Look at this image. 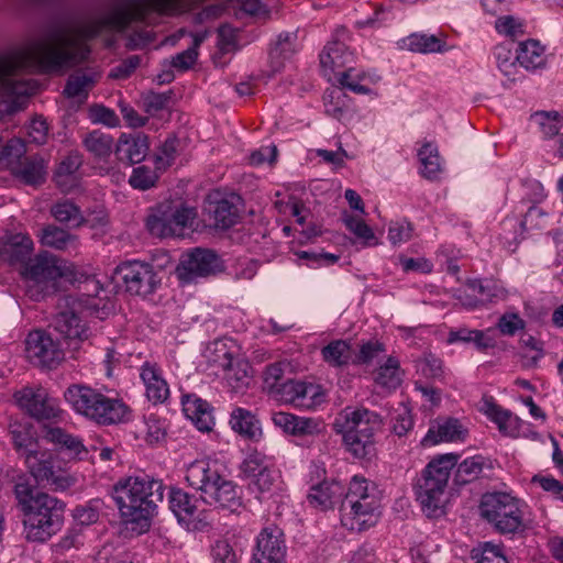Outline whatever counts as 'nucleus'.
Returning <instances> with one entry per match:
<instances>
[{
    "instance_id": "47",
    "label": "nucleus",
    "mask_w": 563,
    "mask_h": 563,
    "mask_svg": "<svg viewBox=\"0 0 563 563\" xmlns=\"http://www.w3.org/2000/svg\"><path fill=\"white\" fill-rule=\"evenodd\" d=\"M210 559L212 563H239V554L230 540L219 538L210 544Z\"/></svg>"
},
{
    "instance_id": "64",
    "label": "nucleus",
    "mask_w": 563,
    "mask_h": 563,
    "mask_svg": "<svg viewBox=\"0 0 563 563\" xmlns=\"http://www.w3.org/2000/svg\"><path fill=\"white\" fill-rule=\"evenodd\" d=\"M89 118L93 123H102L108 126H115L119 121L113 110L101 104L90 107Z\"/></svg>"
},
{
    "instance_id": "41",
    "label": "nucleus",
    "mask_w": 563,
    "mask_h": 563,
    "mask_svg": "<svg viewBox=\"0 0 563 563\" xmlns=\"http://www.w3.org/2000/svg\"><path fill=\"white\" fill-rule=\"evenodd\" d=\"M531 119L539 124L541 132L545 137H554L563 128V114L559 111H538L531 115Z\"/></svg>"
},
{
    "instance_id": "35",
    "label": "nucleus",
    "mask_w": 563,
    "mask_h": 563,
    "mask_svg": "<svg viewBox=\"0 0 563 563\" xmlns=\"http://www.w3.org/2000/svg\"><path fill=\"white\" fill-rule=\"evenodd\" d=\"M342 435L343 444L353 456L356 459H367L375 453V437L340 433Z\"/></svg>"
},
{
    "instance_id": "42",
    "label": "nucleus",
    "mask_w": 563,
    "mask_h": 563,
    "mask_svg": "<svg viewBox=\"0 0 563 563\" xmlns=\"http://www.w3.org/2000/svg\"><path fill=\"white\" fill-rule=\"evenodd\" d=\"M484 467V457L475 455L465 459L457 465L455 482L459 485L471 483L479 477Z\"/></svg>"
},
{
    "instance_id": "55",
    "label": "nucleus",
    "mask_w": 563,
    "mask_h": 563,
    "mask_svg": "<svg viewBox=\"0 0 563 563\" xmlns=\"http://www.w3.org/2000/svg\"><path fill=\"white\" fill-rule=\"evenodd\" d=\"M525 231L543 230L548 225V213L538 206H531L520 222Z\"/></svg>"
},
{
    "instance_id": "21",
    "label": "nucleus",
    "mask_w": 563,
    "mask_h": 563,
    "mask_svg": "<svg viewBox=\"0 0 563 563\" xmlns=\"http://www.w3.org/2000/svg\"><path fill=\"white\" fill-rule=\"evenodd\" d=\"M140 378L145 388V396L151 402L156 405L167 400L169 386L158 364L144 362L140 367Z\"/></svg>"
},
{
    "instance_id": "16",
    "label": "nucleus",
    "mask_w": 563,
    "mask_h": 563,
    "mask_svg": "<svg viewBox=\"0 0 563 563\" xmlns=\"http://www.w3.org/2000/svg\"><path fill=\"white\" fill-rule=\"evenodd\" d=\"M222 268V261L216 252L197 247L180 261L177 274L181 280L190 283L198 277L214 275Z\"/></svg>"
},
{
    "instance_id": "18",
    "label": "nucleus",
    "mask_w": 563,
    "mask_h": 563,
    "mask_svg": "<svg viewBox=\"0 0 563 563\" xmlns=\"http://www.w3.org/2000/svg\"><path fill=\"white\" fill-rule=\"evenodd\" d=\"M65 303L66 309L56 313L52 327L68 342L69 346L76 350L79 342L89 338V329L77 312L69 307L68 298L65 299Z\"/></svg>"
},
{
    "instance_id": "34",
    "label": "nucleus",
    "mask_w": 563,
    "mask_h": 563,
    "mask_svg": "<svg viewBox=\"0 0 563 563\" xmlns=\"http://www.w3.org/2000/svg\"><path fill=\"white\" fill-rule=\"evenodd\" d=\"M342 494L343 489L339 483L323 482L311 487L308 500L314 507L327 509L332 507L335 503V498L340 497Z\"/></svg>"
},
{
    "instance_id": "46",
    "label": "nucleus",
    "mask_w": 563,
    "mask_h": 563,
    "mask_svg": "<svg viewBox=\"0 0 563 563\" xmlns=\"http://www.w3.org/2000/svg\"><path fill=\"white\" fill-rule=\"evenodd\" d=\"M269 465L271 463L264 454L254 451L246 455L240 464L239 470L242 478L251 482L257 475H261L263 471H266Z\"/></svg>"
},
{
    "instance_id": "4",
    "label": "nucleus",
    "mask_w": 563,
    "mask_h": 563,
    "mask_svg": "<svg viewBox=\"0 0 563 563\" xmlns=\"http://www.w3.org/2000/svg\"><path fill=\"white\" fill-rule=\"evenodd\" d=\"M342 525L351 531L374 527L380 517V498L377 488L367 479L354 476L341 504Z\"/></svg>"
},
{
    "instance_id": "32",
    "label": "nucleus",
    "mask_w": 563,
    "mask_h": 563,
    "mask_svg": "<svg viewBox=\"0 0 563 563\" xmlns=\"http://www.w3.org/2000/svg\"><path fill=\"white\" fill-rule=\"evenodd\" d=\"M99 77L96 71H76L68 77L63 93L67 98L86 100Z\"/></svg>"
},
{
    "instance_id": "36",
    "label": "nucleus",
    "mask_w": 563,
    "mask_h": 563,
    "mask_svg": "<svg viewBox=\"0 0 563 563\" xmlns=\"http://www.w3.org/2000/svg\"><path fill=\"white\" fill-rule=\"evenodd\" d=\"M321 356L333 367L347 365L351 360V345L345 340H334L321 349Z\"/></svg>"
},
{
    "instance_id": "5",
    "label": "nucleus",
    "mask_w": 563,
    "mask_h": 563,
    "mask_svg": "<svg viewBox=\"0 0 563 563\" xmlns=\"http://www.w3.org/2000/svg\"><path fill=\"white\" fill-rule=\"evenodd\" d=\"M459 456L450 453L433 459L417 479L415 490L423 514L438 518L444 514L445 492Z\"/></svg>"
},
{
    "instance_id": "29",
    "label": "nucleus",
    "mask_w": 563,
    "mask_h": 563,
    "mask_svg": "<svg viewBox=\"0 0 563 563\" xmlns=\"http://www.w3.org/2000/svg\"><path fill=\"white\" fill-rule=\"evenodd\" d=\"M168 503L179 523L189 526L194 522L197 514V498L180 488H172Z\"/></svg>"
},
{
    "instance_id": "15",
    "label": "nucleus",
    "mask_w": 563,
    "mask_h": 563,
    "mask_svg": "<svg viewBox=\"0 0 563 563\" xmlns=\"http://www.w3.org/2000/svg\"><path fill=\"white\" fill-rule=\"evenodd\" d=\"M383 419L379 413L367 408L346 407L335 418L333 430L336 433H353L375 437L380 430Z\"/></svg>"
},
{
    "instance_id": "44",
    "label": "nucleus",
    "mask_w": 563,
    "mask_h": 563,
    "mask_svg": "<svg viewBox=\"0 0 563 563\" xmlns=\"http://www.w3.org/2000/svg\"><path fill=\"white\" fill-rule=\"evenodd\" d=\"M375 382L383 388L396 389L401 383L398 361L394 357H388L387 362L378 368Z\"/></svg>"
},
{
    "instance_id": "26",
    "label": "nucleus",
    "mask_w": 563,
    "mask_h": 563,
    "mask_svg": "<svg viewBox=\"0 0 563 563\" xmlns=\"http://www.w3.org/2000/svg\"><path fill=\"white\" fill-rule=\"evenodd\" d=\"M37 238L43 246L56 251L77 252L80 245L79 238L76 234L54 224H48L41 229Z\"/></svg>"
},
{
    "instance_id": "31",
    "label": "nucleus",
    "mask_w": 563,
    "mask_h": 563,
    "mask_svg": "<svg viewBox=\"0 0 563 563\" xmlns=\"http://www.w3.org/2000/svg\"><path fill=\"white\" fill-rule=\"evenodd\" d=\"M516 59L527 70L542 69L547 65L544 47L536 40L519 43Z\"/></svg>"
},
{
    "instance_id": "40",
    "label": "nucleus",
    "mask_w": 563,
    "mask_h": 563,
    "mask_svg": "<svg viewBox=\"0 0 563 563\" xmlns=\"http://www.w3.org/2000/svg\"><path fill=\"white\" fill-rule=\"evenodd\" d=\"M295 35L291 33H282L278 35L275 46L269 52L272 67L278 71L285 59L295 53Z\"/></svg>"
},
{
    "instance_id": "12",
    "label": "nucleus",
    "mask_w": 563,
    "mask_h": 563,
    "mask_svg": "<svg viewBox=\"0 0 563 563\" xmlns=\"http://www.w3.org/2000/svg\"><path fill=\"white\" fill-rule=\"evenodd\" d=\"M25 354L33 365L49 369L57 367L65 358L59 342L44 330H34L27 334Z\"/></svg>"
},
{
    "instance_id": "30",
    "label": "nucleus",
    "mask_w": 563,
    "mask_h": 563,
    "mask_svg": "<svg viewBox=\"0 0 563 563\" xmlns=\"http://www.w3.org/2000/svg\"><path fill=\"white\" fill-rule=\"evenodd\" d=\"M82 165V155L78 151H71L59 163L54 179L62 191L68 192L77 185V172Z\"/></svg>"
},
{
    "instance_id": "59",
    "label": "nucleus",
    "mask_w": 563,
    "mask_h": 563,
    "mask_svg": "<svg viewBox=\"0 0 563 563\" xmlns=\"http://www.w3.org/2000/svg\"><path fill=\"white\" fill-rule=\"evenodd\" d=\"M101 500L95 499L85 506H78L74 510V518L82 526H89L98 521Z\"/></svg>"
},
{
    "instance_id": "56",
    "label": "nucleus",
    "mask_w": 563,
    "mask_h": 563,
    "mask_svg": "<svg viewBox=\"0 0 563 563\" xmlns=\"http://www.w3.org/2000/svg\"><path fill=\"white\" fill-rule=\"evenodd\" d=\"M26 153V144L20 137H13L7 142L2 150V158L8 163L9 168L12 165L21 163Z\"/></svg>"
},
{
    "instance_id": "20",
    "label": "nucleus",
    "mask_w": 563,
    "mask_h": 563,
    "mask_svg": "<svg viewBox=\"0 0 563 563\" xmlns=\"http://www.w3.org/2000/svg\"><path fill=\"white\" fill-rule=\"evenodd\" d=\"M287 547L283 530L276 525L264 527L256 538V552L258 558L285 562Z\"/></svg>"
},
{
    "instance_id": "39",
    "label": "nucleus",
    "mask_w": 563,
    "mask_h": 563,
    "mask_svg": "<svg viewBox=\"0 0 563 563\" xmlns=\"http://www.w3.org/2000/svg\"><path fill=\"white\" fill-rule=\"evenodd\" d=\"M51 213L60 223L80 225L85 221L80 208L68 199L54 203L51 208Z\"/></svg>"
},
{
    "instance_id": "53",
    "label": "nucleus",
    "mask_w": 563,
    "mask_h": 563,
    "mask_svg": "<svg viewBox=\"0 0 563 563\" xmlns=\"http://www.w3.org/2000/svg\"><path fill=\"white\" fill-rule=\"evenodd\" d=\"M475 563H509L503 550L495 544L485 542L478 549L472 551Z\"/></svg>"
},
{
    "instance_id": "57",
    "label": "nucleus",
    "mask_w": 563,
    "mask_h": 563,
    "mask_svg": "<svg viewBox=\"0 0 563 563\" xmlns=\"http://www.w3.org/2000/svg\"><path fill=\"white\" fill-rule=\"evenodd\" d=\"M322 429L323 424L318 419L295 416L290 434L296 437L314 435L319 434Z\"/></svg>"
},
{
    "instance_id": "2",
    "label": "nucleus",
    "mask_w": 563,
    "mask_h": 563,
    "mask_svg": "<svg viewBox=\"0 0 563 563\" xmlns=\"http://www.w3.org/2000/svg\"><path fill=\"white\" fill-rule=\"evenodd\" d=\"M164 498V485L147 474L130 476L113 487V499L121 516L135 523L141 531L148 530L157 504Z\"/></svg>"
},
{
    "instance_id": "62",
    "label": "nucleus",
    "mask_w": 563,
    "mask_h": 563,
    "mask_svg": "<svg viewBox=\"0 0 563 563\" xmlns=\"http://www.w3.org/2000/svg\"><path fill=\"white\" fill-rule=\"evenodd\" d=\"M172 99V92H148L144 96L143 102L145 111L154 114L165 109Z\"/></svg>"
},
{
    "instance_id": "49",
    "label": "nucleus",
    "mask_w": 563,
    "mask_h": 563,
    "mask_svg": "<svg viewBox=\"0 0 563 563\" xmlns=\"http://www.w3.org/2000/svg\"><path fill=\"white\" fill-rule=\"evenodd\" d=\"M10 435L14 448L20 455L25 460V455L30 452H36L37 444L34 441L30 430L21 424L10 426Z\"/></svg>"
},
{
    "instance_id": "52",
    "label": "nucleus",
    "mask_w": 563,
    "mask_h": 563,
    "mask_svg": "<svg viewBox=\"0 0 563 563\" xmlns=\"http://www.w3.org/2000/svg\"><path fill=\"white\" fill-rule=\"evenodd\" d=\"M280 474L272 464L261 475L253 478L250 484L260 494H272L279 484Z\"/></svg>"
},
{
    "instance_id": "3",
    "label": "nucleus",
    "mask_w": 563,
    "mask_h": 563,
    "mask_svg": "<svg viewBox=\"0 0 563 563\" xmlns=\"http://www.w3.org/2000/svg\"><path fill=\"white\" fill-rule=\"evenodd\" d=\"M185 478L190 487L200 492L201 499L210 506L231 511L241 506L236 484L221 475L213 462L199 460L190 463Z\"/></svg>"
},
{
    "instance_id": "45",
    "label": "nucleus",
    "mask_w": 563,
    "mask_h": 563,
    "mask_svg": "<svg viewBox=\"0 0 563 563\" xmlns=\"http://www.w3.org/2000/svg\"><path fill=\"white\" fill-rule=\"evenodd\" d=\"M405 45L409 51L422 54L442 52L443 47L440 38L426 34H411L405 40Z\"/></svg>"
},
{
    "instance_id": "17",
    "label": "nucleus",
    "mask_w": 563,
    "mask_h": 563,
    "mask_svg": "<svg viewBox=\"0 0 563 563\" xmlns=\"http://www.w3.org/2000/svg\"><path fill=\"white\" fill-rule=\"evenodd\" d=\"M277 394L284 402L306 410L317 408L324 400L319 385L294 379L280 384Z\"/></svg>"
},
{
    "instance_id": "8",
    "label": "nucleus",
    "mask_w": 563,
    "mask_h": 563,
    "mask_svg": "<svg viewBox=\"0 0 563 563\" xmlns=\"http://www.w3.org/2000/svg\"><path fill=\"white\" fill-rule=\"evenodd\" d=\"M481 516L503 534L516 533L523 527L519 500L507 493H488L482 497Z\"/></svg>"
},
{
    "instance_id": "11",
    "label": "nucleus",
    "mask_w": 563,
    "mask_h": 563,
    "mask_svg": "<svg viewBox=\"0 0 563 563\" xmlns=\"http://www.w3.org/2000/svg\"><path fill=\"white\" fill-rule=\"evenodd\" d=\"M36 484L49 485L56 490H64L71 485L70 477L60 468L58 461L47 451L37 450L25 455L24 460Z\"/></svg>"
},
{
    "instance_id": "13",
    "label": "nucleus",
    "mask_w": 563,
    "mask_h": 563,
    "mask_svg": "<svg viewBox=\"0 0 563 563\" xmlns=\"http://www.w3.org/2000/svg\"><path fill=\"white\" fill-rule=\"evenodd\" d=\"M125 290L135 296L146 297L155 292L161 285V277L152 264L131 261L118 266Z\"/></svg>"
},
{
    "instance_id": "6",
    "label": "nucleus",
    "mask_w": 563,
    "mask_h": 563,
    "mask_svg": "<svg viewBox=\"0 0 563 563\" xmlns=\"http://www.w3.org/2000/svg\"><path fill=\"white\" fill-rule=\"evenodd\" d=\"M64 397L77 413L103 426L123 422L129 412L122 401L109 398L86 385H70Z\"/></svg>"
},
{
    "instance_id": "38",
    "label": "nucleus",
    "mask_w": 563,
    "mask_h": 563,
    "mask_svg": "<svg viewBox=\"0 0 563 563\" xmlns=\"http://www.w3.org/2000/svg\"><path fill=\"white\" fill-rule=\"evenodd\" d=\"M82 144L93 156L106 158L112 152L113 139L110 134L95 130L84 137Z\"/></svg>"
},
{
    "instance_id": "22",
    "label": "nucleus",
    "mask_w": 563,
    "mask_h": 563,
    "mask_svg": "<svg viewBox=\"0 0 563 563\" xmlns=\"http://www.w3.org/2000/svg\"><path fill=\"white\" fill-rule=\"evenodd\" d=\"M466 433V429L455 418L437 419L430 424L421 444L428 448L441 442L463 441Z\"/></svg>"
},
{
    "instance_id": "50",
    "label": "nucleus",
    "mask_w": 563,
    "mask_h": 563,
    "mask_svg": "<svg viewBox=\"0 0 563 563\" xmlns=\"http://www.w3.org/2000/svg\"><path fill=\"white\" fill-rule=\"evenodd\" d=\"M213 217L217 228L229 229L236 223L239 219V209L228 199H222L217 202L213 210Z\"/></svg>"
},
{
    "instance_id": "37",
    "label": "nucleus",
    "mask_w": 563,
    "mask_h": 563,
    "mask_svg": "<svg viewBox=\"0 0 563 563\" xmlns=\"http://www.w3.org/2000/svg\"><path fill=\"white\" fill-rule=\"evenodd\" d=\"M448 342L451 344L457 342L473 343L479 351L493 346L492 340L488 339L483 331L465 327L452 329L448 334Z\"/></svg>"
},
{
    "instance_id": "51",
    "label": "nucleus",
    "mask_w": 563,
    "mask_h": 563,
    "mask_svg": "<svg viewBox=\"0 0 563 563\" xmlns=\"http://www.w3.org/2000/svg\"><path fill=\"white\" fill-rule=\"evenodd\" d=\"M364 75L357 71L354 67H347L342 70L341 74L336 75V79L342 88L349 89L357 95H368L371 89L364 85H361V80Z\"/></svg>"
},
{
    "instance_id": "14",
    "label": "nucleus",
    "mask_w": 563,
    "mask_h": 563,
    "mask_svg": "<svg viewBox=\"0 0 563 563\" xmlns=\"http://www.w3.org/2000/svg\"><path fill=\"white\" fill-rule=\"evenodd\" d=\"M14 399L23 411L38 421L55 420L63 413L57 399L43 387H24L14 394Z\"/></svg>"
},
{
    "instance_id": "43",
    "label": "nucleus",
    "mask_w": 563,
    "mask_h": 563,
    "mask_svg": "<svg viewBox=\"0 0 563 563\" xmlns=\"http://www.w3.org/2000/svg\"><path fill=\"white\" fill-rule=\"evenodd\" d=\"M418 156L422 165V176L431 180L435 179L441 172L438 148L431 143H426L420 148Z\"/></svg>"
},
{
    "instance_id": "1",
    "label": "nucleus",
    "mask_w": 563,
    "mask_h": 563,
    "mask_svg": "<svg viewBox=\"0 0 563 563\" xmlns=\"http://www.w3.org/2000/svg\"><path fill=\"white\" fill-rule=\"evenodd\" d=\"M35 484L30 477L19 476L14 484V495L24 515V528L30 541L44 542L59 531L64 504L46 493L35 494Z\"/></svg>"
},
{
    "instance_id": "25",
    "label": "nucleus",
    "mask_w": 563,
    "mask_h": 563,
    "mask_svg": "<svg viewBox=\"0 0 563 563\" xmlns=\"http://www.w3.org/2000/svg\"><path fill=\"white\" fill-rule=\"evenodd\" d=\"M183 411L200 431H210L214 424L212 408L209 402L196 395L181 398Z\"/></svg>"
},
{
    "instance_id": "23",
    "label": "nucleus",
    "mask_w": 563,
    "mask_h": 563,
    "mask_svg": "<svg viewBox=\"0 0 563 563\" xmlns=\"http://www.w3.org/2000/svg\"><path fill=\"white\" fill-rule=\"evenodd\" d=\"M12 176L20 183L38 187L45 183L46 179V163L38 155L24 157L21 163L10 167Z\"/></svg>"
},
{
    "instance_id": "61",
    "label": "nucleus",
    "mask_w": 563,
    "mask_h": 563,
    "mask_svg": "<svg viewBox=\"0 0 563 563\" xmlns=\"http://www.w3.org/2000/svg\"><path fill=\"white\" fill-rule=\"evenodd\" d=\"M485 412L488 418L498 426L501 432H508L515 419L510 411L503 409L496 404H487Z\"/></svg>"
},
{
    "instance_id": "48",
    "label": "nucleus",
    "mask_w": 563,
    "mask_h": 563,
    "mask_svg": "<svg viewBox=\"0 0 563 563\" xmlns=\"http://www.w3.org/2000/svg\"><path fill=\"white\" fill-rule=\"evenodd\" d=\"M512 46L514 40H510L498 44L494 48V57L496 59L497 67L507 77L512 76L517 69V59L512 56Z\"/></svg>"
},
{
    "instance_id": "7",
    "label": "nucleus",
    "mask_w": 563,
    "mask_h": 563,
    "mask_svg": "<svg viewBox=\"0 0 563 563\" xmlns=\"http://www.w3.org/2000/svg\"><path fill=\"white\" fill-rule=\"evenodd\" d=\"M180 0H123L114 5L108 16L107 23L124 30L133 21H142L147 13H172L177 10ZM241 8L250 14L260 12L261 0H241Z\"/></svg>"
},
{
    "instance_id": "58",
    "label": "nucleus",
    "mask_w": 563,
    "mask_h": 563,
    "mask_svg": "<svg viewBox=\"0 0 563 563\" xmlns=\"http://www.w3.org/2000/svg\"><path fill=\"white\" fill-rule=\"evenodd\" d=\"M157 175L146 166L135 167L130 176V185L140 190L150 189L155 185Z\"/></svg>"
},
{
    "instance_id": "60",
    "label": "nucleus",
    "mask_w": 563,
    "mask_h": 563,
    "mask_svg": "<svg viewBox=\"0 0 563 563\" xmlns=\"http://www.w3.org/2000/svg\"><path fill=\"white\" fill-rule=\"evenodd\" d=\"M177 151L178 140L176 137H167L156 155L157 168L170 166L177 156Z\"/></svg>"
},
{
    "instance_id": "54",
    "label": "nucleus",
    "mask_w": 563,
    "mask_h": 563,
    "mask_svg": "<svg viewBox=\"0 0 563 563\" xmlns=\"http://www.w3.org/2000/svg\"><path fill=\"white\" fill-rule=\"evenodd\" d=\"M343 222L353 234L364 241L365 245L376 244L373 230L362 219L344 214Z\"/></svg>"
},
{
    "instance_id": "27",
    "label": "nucleus",
    "mask_w": 563,
    "mask_h": 563,
    "mask_svg": "<svg viewBox=\"0 0 563 563\" xmlns=\"http://www.w3.org/2000/svg\"><path fill=\"white\" fill-rule=\"evenodd\" d=\"M353 62V52L340 41L329 43L320 54L321 66L333 71L335 76L347 67H352Z\"/></svg>"
},
{
    "instance_id": "19",
    "label": "nucleus",
    "mask_w": 563,
    "mask_h": 563,
    "mask_svg": "<svg viewBox=\"0 0 563 563\" xmlns=\"http://www.w3.org/2000/svg\"><path fill=\"white\" fill-rule=\"evenodd\" d=\"M224 372V380L234 393H241L249 387L252 380L251 365L247 361L234 357L232 353L223 351L222 360H216Z\"/></svg>"
},
{
    "instance_id": "10",
    "label": "nucleus",
    "mask_w": 563,
    "mask_h": 563,
    "mask_svg": "<svg viewBox=\"0 0 563 563\" xmlns=\"http://www.w3.org/2000/svg\"><path fill=\"white\" fill-rule=\"evenodd\" d=\"M196 217L192 208L161 205L146 220V228L154 236H180Z\"/></svg>"
},
{
    "instance_id": "33",
    "label": "nucleus",
    "mask_w": 563,
    "mask_h": 563,
    "mask_svg": "<svg viewBox=\"0 0 563 563\" xmlns=\"http://www.w3.org/2000/svg\"><path fill=\"white\" fill-rule=\"evenodd\" d=\"M44 438L52 443L60 445L71 457L82 460L88 453V450L84 446L79 438L67 433L62 428H46Z\"/></svg>"
},
{
    "instance_id": "28",
    "label": "nucleus",
    "mask_w": 563,
    "mask_h": 563,
    "mask_svg": "<svg viewBox=\"0 0 563 563\" xmlns=\"http://www.w3.org/2000/svg\"><path fill=\"white\" fill-rule=\"evenodd\" d=\"M229 423L232 430L245 439L258 441L262 438V427L256 416L242 407H236L230 415Z\"/></svg>"
},
{
    "instance_id": "24",
    "label": "nucleus",
    "mask_w": 563,
    "mask_h": 563,
    "mask_svg": "<svg viewBox=\"0 0 563 563\" xmlns=\"http://www.w3.org/2000/svg\"><path fill=\"white\" fill-rule=\"evenodd\" d=\"M147 152V136L142 133L134 135L122 134L114 150L118 159L129 165L141 163L146 157Z\"/></svg>"
},
{
    "instance_id": "63",
    "label": "nucleus",
    "mask_w": 563,
    "mask_h": 563,
    "mask_svg": "<svg viewBox=\"0 0 563 563\" xmlns=\"http://www.w3.org/2000/svg\"><path fill=\"white\" fill-rule=\"evenodd\" d=\"M412 236V227L407 221H396L390 223L388 229V239L396 245L409 241Z\"/></svg>"
},
{
    "instance_id": "9",
    "label": "nucleus",
    "mask_w": 563,
    "mask_h": 563,
    "mask_svg": "<svg viewBox=\"0 0 563 563\" xmlns=\"http://www.w3.org/2000/svg\"><path fill=\"white\" fill-rule=\"evenodd\" d=\"M26 295L40 301L56 290L57 280L63 276L55 256L44 252L31 258L22 271Z\"/></svg>"
}]
</instances>
